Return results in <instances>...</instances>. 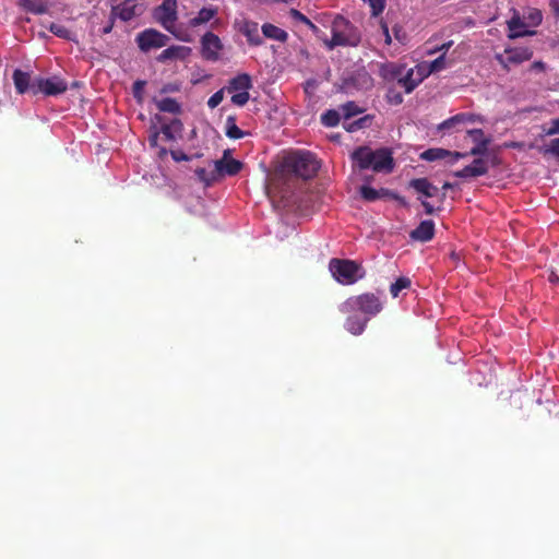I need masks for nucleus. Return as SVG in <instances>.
<instances>
[{
  "instance_id": "nucleus-13",
  "label": "nucleus",
  "mask_w": 559,
  "mask_h": 559,
  "mask_svg": "<svg viewBox=\"0 0 559 559\" xmlns=\"http://www.w3.org/2000/svg\"><path fill=\"white\" fill-rule=\"evenodd\" d=\"M384 35H389V31L386 27H384Z\"/></svg>"
},
{
  "instance_id": "nucleus-6",
  "label": "nucleus",
  "mask_w": 559,
  "mask_h": 559,
  "mask_svg": "<svg viewBox=\"0 0 559 559\" xmlns=\"http://www.w3.org/2000/svg\"><path fill=\"white\" fill-rule=\"evenodd\" d=\"M235 28L241 35H255L259 31V24L253 21H249L248 19L241 16L236 19Z\"/></svg>"
},
{
  "instance_id": "nucleus-11",
  "label": "nucleus",
  "mask_w": 559,
  "mask_h": 559,
  "mask_svg": "<svg viewBox=\"0 0 559 559\" xmlns=\"http://www.w3.org/2000/svg\"><path fill=\"white\" fill-rule=\"evenodd\" d=\"M139 35L148 36V35H162V34L153 28H146L143 32H141Z\"/></svg>"
},
{
  "instance_id": "nucleus-16",
  "label": "nucleus",
  "mask_w": 559,
  "mask_h": 559,
  "mask_svg": "<svg viewBox=\"0 0 559 559\" xmlns=\"http://www.w3.org/2000/svg\"><path fill=\"white\" fill-rule=\"evenodd\" d=\"M333 36L341 35L340 33L333 32Z\"/></svg>"
},
{
  "instance_id": "nucleus-7",
  "label": "nucleus",
  "mask_w": 559,
  "mask_h": 559,
  "mask_svg": "<svg viewBox=\"0 0 559 559\" xmlns=\"http://www.w3.org/2000/svg\"><path fill=\"white\" fill-rule=\"evenodd\" d=\"M364 2L368 3L374 16L381 14L385 8V0H364Z\"/></svg>"
},
{
  "instance_id": "nucleus-9",
  "label": "nucleus",
  "mask_w": 559,
  "mask_h": 559,
  "mask_svg": "<svg viewBox=\"0 0 559 559\" xmlns=\"http://www.w3.org/2000/svg\"><path fill=\"white\" fill-rule=\"evenodd\" d=\"M290 15L296 20V21H300L302 23H305L306 25L309 26V28L312 31V32H317V27L314 24H312L304 14H301L299 11L293 9L290 10Z\"/></svg>"
},
{
  "instance_id": "nucleus-4",
  "label": "nucleus",
  "mask_w": 559,
  "mask_h": 559,
  "mask_svg": "<svg viewBox=\"0 0 559 559\" xmlns=\"http://www.w3.org/2000/svg\"><path fill=\"white\" fill-rule=\"evenodd\" d=\"M21 7L35 14L50 13L51 4L46 0H19Z\"/></svg>"
},
{
  "instance_id": "nucleus-15",
  "label": "nucleus",
  "mask_w": 559,
  "mask_h": 559,
  "mask_svg": "<svg viewBox=\"0 0 559 559\" xmlns=\"http://www.w3.org/2000/svg\"><path fill=\"white\" fill-rule=\"evenodd\" d=\"M204 35L211 36L213 34L211 32H206Z\"/></svg>"
},
{
  "instance_id": "nucleus-5",
  "label": "nucleus",
  "mask_w": 559,
  "mask_h": 559,
  "mask_svg": "<svg viewBox=\"0 0 559 559\" xmlns=\"http://www.w3.org/2000/svg\"><path fill=\"white\" fill-rule=\"evenodd\" d=\"M217 11H218L217 8L213 7V5L202 8L198 12V14L189 21V24L192 26H199L202 24H206L207 22H210L212 19H214L216 16Z\"/></svg>"
},
{
  "instance_id": "nucleus-3",
  "label": "nucleus",
  "mask_w": 559,
  "mask_h": 559,
  "mask_svg": "<svg viewBox=\"0 0 559 559\" xmlns=\"http://www.w3.org/2000/svg\"><path fill=\"white\" fill-rule=\"evenodd\" d=\"M142 13V7L135 0H126L122 3L112 7L111 20L115 22L117 19L122 22L131 21L133 17Z\"/></svg>"
},
{
  "instance_id": "nucleus-2",
  "label": "nucleus",
  "mask_w": 559,
  "mask_h": 559,
  "mask_svg": "<svg viewBox=\"0 0 559 559\" xmlns=\"http://www.w3.org/2000/svg\"><path fill=\"white\" fill-rule=\"evenodd\" d=\"M153 17L160 23L163 27L174 33L175 22L177 20V0H164L160 5L154 9Z\"/></svg>"
},
{
  "instance_id": "nucleus-8",
  "label": "nucleus",
  "mask_w": 559,
  "mask_h": 559,
  "mask_svg": "<svg viewBox=\"0 0 559 559\" xmlns=\"http://www.w3.org/2000/svg\"><path fill=\"white\" fill-rule=\"evenodd\" d=\"M262 35H287L285 31L280 29L273 24L265 23L261 27Z\"/></svg>"
},
{
  "instance_id": "nucleus-1",
  "label": "nucleus",
  "mask_w": 559,
  "mask_h": 559,
  "mask_svg": "<svg viewBox=\"0 0 559 559\" xmlns=\"http://www.w3.org/2000/svg\"><path fill=\"white\" fill-rule=\"evenodd\" d=\"M542 20V11L536 8L526 7L522 11L513 9L508 26L513 32L512 35H536V32L530 28L538 26Z\"/></svg>"
},
{
  "instance_id": "nucleus-12",
  "label": "nucleus",
  "mask_w": 559,
  "mask_h": 559,
  "mask_svg": "<svg viewBox=\"0 0 559 559\" xmlns=\"http://www.w3.org/2000/svg\"><path fill=\"white\" fill-rule=\"evenodd\" d=\"M111 31V25H108L106 27H104V33H109Z\"/></svg>"
},
{
  "instance_id": "nucleus-10",
  "label": "nucleus",
  "mask_w": 559,
  "mask_h": 559,
  "mask_svg": "<svg viewBox=\"0 0 559 559\" xmlns=\"http://www.w3.org/2000/svg\"><path fill=\"white\" fill-rule=\"evenodd\" d=\"M549 7L556 15H559V0H550Z\"/></svg>"
},
{
  "instance_id": "nucleus-14",
  "label": "nucleus",
  "mask_w": 559,
  "mask_h": 559,
  "mask_svg": "<svg viewBox=\"0 0 559 559\" xmlns=\"http://www.w3.org/2000/svg\"><path fill=\"white\" fill-rule=\"evenodd\" d=\"M468 24H473V21L471 19L466 20Z\"/></svg>"
}]
</instances>
